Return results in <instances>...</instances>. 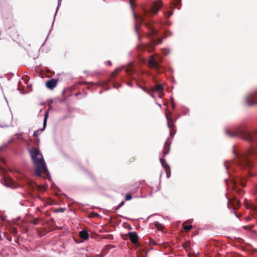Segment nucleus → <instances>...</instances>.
I'll return each instance as SVG.
<instances>
[{"mask_svg": "<svg viewBox=\"0 0 257 257\" xmlns=\"http://www.w3.org/2000/svg\"><path fill=\"white\" fill-rule=\"evenodd\" d=\"M162 4L161 1H157L153 3L148 9H143L142 12L138 16L134 14V17L136 21V31L139 36L140 26L143 23L142 28L143 31L145 29L148 31L146 32L149 36H152L157 34L156 29L158 24L149 20V18L158 13L162 7Z\"/></svg>", "mask_w": 257, "mask_h": 257, "instance_id": "obj_1", "label": "nucleus"}, {"mask_svg": "<svg viewBox=\"0 0 257 257\" xmlns=\"http://www.w3.org/2000/svg\"><path fill=\"white\" fill-rule=\"evenodd\" d=\"M29 152L35 166L36 175H45L49 179V174L47 169L43 157L39 149L33 147L29 149Z\"/></svg>", "mask_w": 257, "mask_h": 257, "instance_id": "obj_2", "label": "nucleus"}, {"mask_svg": "<svg viewBox=\"0 0 257 257\" xmlns=\"http://www.w3.org/2000/svg\"><path fill=\"white\" fill-rule=\"evenodd\" d=\"M233 153L235 155L234 163L242 168H250L252 167L251 161L247 158V155L251 154L252 150H250L247 153L239 154L233 149Z\"/></svg>", "mask_w": 257, "mask_h": 257, "instance_id": "obj_3", "label": "nucleus"}, {"mask_svg": "<svg viewBox=\"0 0 257 257\" xmlns=\"http://www.w3.org/2000/svg\"><path fill=\"white\" fill-rule=\"evenodd\" d=\"M143 89L145 92L149 94L154 98H155L156 95L159 98H162L164 95L163 87L160 84H157L154 86L152 87L151 89H148L145 87H143Z\"/></svg>", "mask_w": 257, "mask_h": 257, "instance_id": "obj_4", "label": "nucleus"}, {"mask_svg": "<svg viewBox=\"0 0 257 257\" xmlns=\"http://www.w3.org/2000/svg\"><path fill=\"white\" fill-rule=\"evenodd\" d=\"M231 137L240 136L243 139L249 142H252L256 136H257V132L255 133H250L247 131H237L232 134H229L228 132H226Z\"/></svg>", "mask_w": 257, "mask_h": 257, "instance_id": "obj_5", "label": "nucleus"}, {"mask_svg": "<svg viewBox=\"0 0 257 257\" xmlns=\"http://www.w3.org/2000/svg\"><path fill=\"white\" fill-rule=\"evenodd\" d=\"M161 59L158 56H151L149 60V66L150 68H158Z\"/></svg>", "mask_w": 257, "mask_h": 257, "instance_id": "obj_6", "label": "nucleus"}, {"mask_svg": "<svg viewBox=\"0 0 257 257\" xmlns=\"http://www.w3.org/2000/svg\"><path fill=\"white\" fill-rule=\"evenodd\" d=\"M246 103L248 105H252L257 103V91L246 97Z\"/></svg>", "mask_w": 257, "mask_h": 257, "instance_id": "obj_7", "label": "nucleus"}, {"mask_svg": "<svg viewBox=\"0 0 257 257\" xmlns=\"http://www.w3.org/2000/svg\"><path fill=\"white\" fill-rule=\"evenodd\" d=\"M245 207L252 211L257 212V205L254 204L251 201L245 200Z\"/></svg>", "mask_w": 257, "mask_h": 257, "instance_id": "obj_8", "label": "nucleus"}, {"mask_svg": "<svg viewBox=\"0 0 257 257\" xmlns=\"http://www.w3.org/2000/svg\"><path fill=\"white\" fill-rule=\"evenodd\" d=\"M48 114H49V112H48V110H47L46 112V113H45V116H44V122H43L44 128L43 129H41V130H38V131H36L34 132V136L37 137L39 132H42L45 129V128L46 127V125L47 119V118L48 117Z\"/></svg>", "mask_w": 257, "mask_h": 257, "instance_id": "obj_9", "label": "nucleus"}, {"mask_svg": "<svg viewBox=\"0 0 257 257\" xmlns=\"http://www.w3.org/2000/svg\"><path fill=\"white\" fill-rule=\"evenodd\" d=\"M5 184L6 186L10 187H14V183L13 179L10 177H6L5 178Z\"/></svg>", "mask_w": 257, "mask_h": 257, "instance_id": "obj_10", "label": "nucleus"}, {"mask_svg": "<svg viewBox=\"0 0 257 257\" xmlns=\"http://www.w3.org/2000/svg\"><path fill=\"white\" fill-rule=\"evenodd\" d=\"M57 84V81L54 79H51L49 80H48V81H47L46 82V86L48 88H50V89H53L54 88L56 85Z\"/></svg>", "mask_w": 257, "mask_h": 257, "instance_id": "obj_11", "label": "nucleus"}, {"mask_svg": "<svg viewBox=\"0 0 257 257\" xmlns=\"http://www.w3.org/2000/svg\"><path fill=\"white\" fill-rule=\"evenodd\" d=\"M129 237L131 241L133 243H136L138 241V235L135 232H131L129 233Z\"/></svg>", "mask_w": 257, "mask_h": 257, "instance_id": "obj_12", "label": "nucleus"}, {"mask_svg": "<svg viewBox=\"0 0 257 257\" xmlns=\"http://www.w3.org/2000/svg\"><path fill=\"white\" fill-rule=\"evenodd\" d=\"M166 116L167 119L168 126L170 130V135H172L173 134V131L172 130V128L173 126V121L169 118L167 113H166Z\"/></svg>", "mask_w": 257, "mask_h": 257, "instance_id": "obj_13", "label": "nucleus"}, {"mask_svg": "<svg viewBox=\"0 0 257 257\" xmlns=\"http://www.w3.org/2000/svg\"><path fill=\"white\" fill-rule=\"evenodd\" d=\"M160 162L161 163V164L162 166L164 168V169L166 170V171L167 172V177H169L168 174L167 173V169H169V167L168 165L167 164L166 161L163 158H160Z\"/></svg>", "mask_w": 257, "mask_h": 257, "instance_id": "obj_14", "label": "nucleus"}, {"mask_svg": "<svg viewBox=\"0 0 257 257\" xmlns=\"http://www.w3.org/2000/svg\"><path fill=\"white\" fill-rule=\"evenodd\" d=\"M79 236L83 239H86L88 238V233L87 231L82 230L80 232Z\"/></svg>", "mask_w": 257, "mask_h": 257, "instance_id": "obj_15", "label": "nucleus"}, {"mask_svg": "<svg viewBox=\"0 0 257 257\" xmlns=\"http://www.w3.org/2000/svg\"><path fill=\"white\" fill-rule=\"evenodd\" d=\"M169 149H170V148H169V144L168 143H166L164 145V151H163V154L164 156L167 155L169 153Z\"/></svg>", "mask_w": 257, "mask_h": 257, "instance_id": "obj_16", "label": "nucleus"}, {"mask_svg": "<svg viewBox=\"0 0 257 257\" xmlns=\"http://www.w3.org/2000/svg\"><path fill=\"white\" fill-rule=\"evenodd\" d=\"M27 183L29 184V185L32 188H34L35 186L36 185L35 182L31 180L30 179H27L26 180Z\"/></svg>", "mask_w": 257, "mask_h": 257, "instance_id": "obj_17", "label": "nucleus"}, {"mask_svg": "<svg viewBox=\"0 0 257 257\" xmlns=\"http://www.w3.org/2000/svg\"><path fill=\"white\" fill-rule=\"evenodd\" d=\"M155 226L158 230H160V231H162L164 228L163 225L162 224L159 223V222H155Z\"/></svg>", "mask_w": 257, "mask_h": 257, "instance_id": "obj_18", "label": "nucleus"}, {"mask_svg": "<svg viewBox=\"0 0 257 257\" xmlns=\"http://www.w3.org/2000/svg\"><path fill=\"white\" fill-rule=\"evenodd\" d=\"M192 225H185L184 223L183 224L184 229L187 231H189L191 228H192Z\"/></svg>", "mask_w": 257, "mask_h": 257, "instance_id": "obj_19", "label": "nucleus"}, {"mask_svg": "<svg viewBox=\"0 0 257 257\" xmlns=\"http://www.w3.org/2000/svg\"><path fill=\"white\" fill-rule=\"evenodd\" d=\"M239 181H240V185L242 187L245 186V181H244V179H240Z\"/></svg>", "mask_w": 257, "mask_h": 257, "instance_id": "obj_20", "label": "nucleus"}, {"mask_svg": "<svg viewBox=\"0 0 257 257\" xmlns=\"http://www.w3.org/2000/svg\"><path fill=\"white\" fill-rule=\"evenodd\" d=\"M232 184H233V186L232 187V188H233V189L234 190H235V189H236L235 187H236V186H237V181H233V180H232Z\"/></svg>", "mask_w": 257, "mask_h": 257, "instance_id": "obj_21", "label": "nucleus"}, {"mask_svg": "<svg viewBox=\"0 0 257 257\" xmlns=\"http://www.w3.org/2000/svg\"><path fill=\"white\" fill-rule=\"evenodd\" d=\"M132 198V197L130 194H127L126 195V196H125L126 200H130Z\"/></svg>", "mask_w": 257, "mask_h": 257, "instance_id": "obj_22", "label": "nucleus"}, {"mask_svg": "<svg viewBox=\"0 0 257 257\" xmlns=\"http://www.w3.org/2000/svg\"><path fill=\"white\" fill-rule=\"evenodd\" d=\"M119 70V69H116L112 74V76L113 77H115L116 75V73H117Z\"/></svg>", "mask_w": 257, "mask_h": 257, "instance_id": "obj_23", "label": "nucleus"}, {"mask_svg": "<svg viewBox=\"0 0 257 257\" xmlns=\"http://www.w3.org/2000/svg\"><path fill=\"white\" fill-rule=\"evenodd\" d=\"M253 192L254 194H257V184H256L253 188Z\"/></svg>", "mask_w": 257, "mask_h": 257, "instance_id": "obj_24", "label": "nucleus"}, {"mask_svg": "<svg viewBox=\"0 0 257 257\" xmlns=\"http://www.w3.org/2000/svg\"><path fill=\"white\" fill-rule=\"evenodd\" d=\"M139 48V49H147L148 51H150V50L148 48V46H147V45L140 46Z\"/></svg>", "mask_w": 257, "mask_h": 257, "instance_id": "obj_25", "label": "nucleus"}, {"mask_svg": "<svg viewBox=\"0 0 257 257\" xmlns=\"http://www.w3.org/2000/svg\"><path fill=\"white\" fill-rule=\"evenodd\" d=\"M229 163H230V162H225L224 163L225 168L227 170L228 169V168H229V166L228 165V164H229Z\"/></svg>", "mask_w": 257, "mask_h": 257, "instance_id": "obj_26", "label": "nucleus"}, {"mask_svg": "<svg viewBox=\"0 0 257 257\" xmlns=\"http://www.w3.org/2000/svg\"><path fill=\"white\" fill-rule=\"evenodd\" d=\"M172 15V12H169L167 14H166L167 18H169Z\"/></svg>", "mask_w": 257, "mask_h": 257, "instance_id": "obj_27", "label": "nucleus"}, {"mask_svg": "<svg viewBox=\"0 0 257 257\" xmlns=\"http://www.w3.org/2000/svg\"><path fill=\"white\" fill-rule=\"evenodd\" d=\"M162 39H158V40L156 42V44H161L162 43Z\"/></svg>", "mask_w": 257, "mask_h": 257, "instance_id": "obj_28", "label": "nucleus"}, {"mask_svg": "<svg viewBox=\"0 0 257 257\" xmlns=\"http://www.w3.org/2000/svg\"><path fill=\"white\" fill-rule=\"evenodd\" d=\"M38 222H39V220L38 219H35L33 221V223L34 224H38Z\"/></svg>", "mask_w": 257, "mask_h": 257, "instance_id": "obj_29", "label": "nucleus"}, {"mask_svg": "<svg viewBox=\"0 0 257 257\" xmlns=\"http://www.w3.org/2000/svg\"><path fill=\"white\" fill-rule=\"evenodd\" d=\"M61 1L62 0H58V8H57V9H58L59 7L60 6V5L61 4Z\"/></svg>", "mask_w": 257, "mask_h": 257, "instance_id": "obj_30", "label": "nucleus"}, {"mask_svg": "<svg viewBox=\"0 0 257 257\" xmlns=\"http://www.w3.org/2000/svg\"><path fill=\"white\" fill-rule=\"evenodd\" d=\"M124 202L123 201H122L119 205V207H121L124 204Z\"/></svg>", "mask_w": 257, "mask_h": 257, "instance_id": "obj_31", "label": "nucleus"}, {"mask_svg": "<svg viewBox=\"0 0 257 257\" xmlns=\"http://www.w3.org/2000/svg\"><path fill=\"white\" fill-rule=\"evenodd\" d=\"M130 4H131V6L132 7V8H133V0H130Z\"/></svg>", "mask_w": 257, "mask_h": 257, "instance_id": "obj_32", "label": "nucleus"}, {"mask_svg": "<svg viewBox=\"0 0 257 257\" xmlns=\"http://www.w3.org/2000/svg\"><path fill=\"white\" fill-rule=\"evenodd\" d=\"M60 211H62V212H63V211H64V209H60Z\"/></svg>", "mask_w": 257, "mask_h": 257, "instance_id": "obj_33", "label": "nucleus"}, {"mask_svg": "<svg viewBox=\"0 0 257 257\" xmlns=\"http://www.w3.org/2000/svg\"><path fill=\"white\" fill-rule=\"evenodd\" d=\"M108 64H109V65H111V62H110V61H109V62H108Z\"/></svg>", "mask_w": 257, "mask_h": 257, "instance_id": "obj_34", "label": "nucleus"}, {"mask_svg": "<svg viewBox=\"0 0 257 257\" xmlns=\"http://www.w3.org/2000/svg\"><path fill=\"white\" fill-rule=\"evenodd\" d=\"M158 104V105H159L160 107H161V104Z\"/></svg>", "mask_w": 257, "mask_h": 257, "instance_id": "obj_35", "label": "nucleus"}, {"mask_svg": "<svg viewBox=\"0 0 257 257\" xmlns=\"http://www.w3.org/2000/svg\"><path fill=\"white\" fill-rule=\"evenodd\" d=\"M246 219H247V220H249V219H250V218H246Z\"/></svg>", "mask_w": 257, "mask_h": 257, "instance_id": "obj_36", "label": "nucleus"}, {"mask_svg": "<svg viewBox=\"0 0 257 257\" xmlns=\"http://www.w3.org/2000/svg\"><path fill=\"white\" fill-rule=\"evenodd\" d=\"M249 174H250V176H252V174H251L250 173H249Z\"/></svg>", "mask_w": 257, "mask_h": 257, "instance_id": "obj_37", "label": "nucleus"}, {"mask_svg": "<svg viewBox=\"0 0 257 257\" xmlns=\"http://www.w3.org/2000/svg\"><path fill=\"white\" fill-rule=\"evenodd\" d=\"M1 239V235L0 234V240Z\"/></svg>", "mask_w": 257, "mask_h": 257, "instance_id": "obj_38", "label": "nucleus"}]
</instances>
